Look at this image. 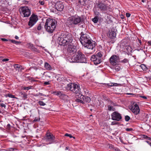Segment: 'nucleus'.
<instances>
[{
	"label": "nucleus",
	"mask_w": 151,
	"mask_h": 151,
	"mask_svg": "<svg viewBox=\"0 0 151 151\" xmlns=\"http://www.w3.org/2000/svg\"><path fill=\"white\" fill-rule=\"evenodd\" d=\"M58 40L61 45H67L74 42L73 41V37L72 35L67 32L62 33Z\"/></svg>",
	"instance_id": "f257e3e1"
},
{
	"label": "nucleus",
	"mask_w": 151,
	"mask_h": 151,
	"mask_svg": "<svg viewBox=\"0 0 151 151\" xmlns=\"http://www.w3.org/2000/svg\"><path fill=\"white\" fill-rule=\"evenodd\" d=\"M80 40L83 45L88 49L92 50L95 46V42L91 40L89 35L86 34L82 35Z\"/></svg>",
	"instance_id": "f03ea898"
},
{
	"label": "nucleus",
	"mask_w": 151,
	"mask_h": 151,
	"mask_svg": "<svg viewBox=\"0 0 151 151\" xmlns=\"http://www.w3.org/2000/svg\"><path fill=\"white\" fill-rule=\"evenodd\" d=\"M57 24V21L55 19L48 18L45 25V27L49 33H52L55 29Z\"/></svg>",
	"instance_id": "7ed1b4c3"
},
{
	"label": "nucleus",
	"mask_w": 151,
	"mask_h": 151,
	"mask_svg": "<svg viewBox=\"0 0 151 151\" xmlns=\"http://www.w3.org/2000/svg\"><path fill=\"white\" fill-rule=\"evenodd\" d=\"M95 6H97L99 11L103 13H107L109 12L112 11V9L110 7V5L102 1H98L96 3Z\"/></svg>",
	"instance_id": "20e7f679"
},
{
	"label": "nucleus",
	"mask_w": 151,
	"mask_h": 151,
	"mask_svg": "<svg viewBox=\"0 0 151 151\" xmlns=\"http://www.w3.org/2000/svg\"><path fill=\"white\" fill-rule=\"evenodd\" d=\"M83 21L81 18L78 16H73L69 17L67 24L70 27H73L74 25H77Z\"/></svg>",
	"instance_id": "39448f33"
},
{
	"label": "nucleus",
	"mask_w": 151,
	"mask_h": 151,
	"mask_svg": "<svg viewBox=\"0 0 151 151\" xmlns=\"http://www.w3.org/2000/svg\"><path fill=\"white\" fill-rule=\"evenodd\" d=\"M70 62L73 63H84L86 62L84 55L79 51H78L75 56H73Z\"/></svg>",
	"instance_id": "423d86ee"
},
{
	"label": "nucleus",
	"mask_w": 151,
	"mask_h": 151,
	"mask_svg": "<svg viewBox=\"0 0 151 151\" xmlns=\"http://www.w3.org/2000/svg\"><path fill=\"white\" fill-rule=\"evenodd\" d=\"M19 11L21 15L23 17H28L31 14V9L27 6L20 7Z\"/></svg>",
	"instance_id": "0eeeda50"
},
{
	"label": "nucleus",
	"mask_w": 151,
	"mask_h": 151,
	"mask_svg": "<svg viewBox=\"0 0 151 151\" xmlns=\"http://www.w3.org/2000/svg\"><path fill=\"white\" fill-rule=\"evenodd\" d=\"M55 137L53 134L49 132H47L44 137V139L47 142V144H50L54 143L55 142Z\"/></svg>",
	"instance_id": "6e6552de"
},
{
	"label": "nucleus",
	"mask_w": 151,
	"mask_h": 151,
	"mask_svg": "<svg viewBox=\"0 0 151 151\" xmlns=\"http://www.w3.org/2000/svg\"><path fill=\"white\" fill-rule=\"evenodd\" d=\"M68 86L70 91L76 94L79 93L81 92L80 86L77 84L69 83L68 84Z\"/></svg>",
	"instance_id": "1a4fd4ad"
},
{
	"label": "nucleus",
	"mask_w": 151,
	"mask_h": 151,
	"mask_svg": "<svg viewBox=\"0 0 151 151\" xmlns=\"http://www.w3.org/2000/svg\"><path fill=\"white\" fill-rule=\"evenodd\" d=\"M68 47L67 51L68 53L70 55H73L77 51L76 47L74 45L73 43L71 44L67 45Z\"/></svg>",
	"instance_id": "9d476101"
},
{
	"label": "nucleus",
	"mask_w": 151,
	"mask_h": 151,
	"mask_svg": "<svg viewBox=\"0 0 151 151\" xmlns=\"http://www.w3.org/2000/svg\"><path fill=\"white\" fill-rule=\"evenodd\" d=\"M37 20L38 18L37 15L34 14H32L30 18L28 25L31 27H32L36 23Z\"/></svg>",
	"instance_id": "9b49d317"
},
{
	"label": "nucleus",
	"mask_w": 151,
	"mask_h": 151,
	"mask_svg": "<svg viewBox=\"0 0 151 151\" xmlns=\"http://www.w3.org/2000/svg\"><path fill=\"white\" fill-rule=\"evenodd\" d=\"M111 119L113 120L120 121L122 119L121 115L117 111H114L111 114Z\"/></svg>",
	"instance_id": "f8f14e48"
},
{
	"label": "nucleus",
	"mask_w": 151,
	"mask_h": 151,
	"mask_svg": "<svg viewBox=\"0 0 151 151\" xmlns=\"http://www.w3.org/2000/svg\"><path fill=\"white\" fill-rule=\"evenodd\" d=\"M119 57L116 55H113L111 56L109 58V62L111 65L115 66L117 64V60L119 59Z\"/></svg>",
	"instance_id": "ddd939ff"
},
{
	"label": "nucleus",
	"mask_w": 151,
	"mask_h": 151,
	"mask_svg": "<svg viewBox=\"0 0 151 151\" xmlns=\"http://www.w3.org/2000/svg\"><path fill=\"white\" fill-rule=\"evenodd\" d=\"M131 110L135 115H137L139 112V109L138 105L136 104H134L130 108Z\"/></svg>",
	"instance_id": "4468645a"
},
{
	"label": "nucleus",
	"mask_w": 151,
	"mask_h": 151,
	"mask_svg": "<svg viewBox=\"0 0 151 151\" xmlns=\"http://www.w3.org/2000/svg\"><path fill=\"white\" fill-rule=\"evenodd\" d=\"M91 60L94 63L95 65L100 63L101 61V59L99 58L98 57H97V56H96L94 55L92 56Z\"/></svg>",
	"instance_id": "2eb2a0df"
},
{
	"label": "nucleus",
	"mask_w": 151,
	"mask_h": 151,
	"mask_svg": "<svg viewBox=\"0 0 151 151\" xmlns=\"http://www.w3.org/2000/svg\"><path fill=\"white\" fill-rule=\"evenodd\" d=\"M55 8L58 11H61L64 8V5L62 2L58 1L55 5Z\"/></svg>",
	"instance_id": "dca6fc26"
},
{
	"label": "nucleus",
	"mask_w": 151,
	"mask_h": 151,
	"mask_svg": "<svg viewBox=\"0 0 151 151\" xmlns=\"http://www.w3.org/2000/svg\"><path fill=\"white\" fill-rule=\"evenodd\" d=\"M80 96L79 97L80 99L83 100V104H85L86 103H89L91 100V98L88 96H84L83 95L80 94Z\"/></svg>",
	"instance_id": "f3484780"
},
{
	"label": "nucleus",
	"mask_w": 151,
	"mask_h": 151,
	"mask_svg": "<svg viewBox=\"0 0 151 151\" xmlns=\"http://www.w3.org/2000/svg\"><path fill=\"white\" fill-rule=\"evenodd\" d=\"M109 37L111 39L115 38L116 35V33L115 32V30L114 28H111L109 31Z\"/></svg>",
	"instance_id": "a211bd4d"
},
{
	"label": "nucleus",
	"mask_w": 151,
	"mask_h": 151,
	"mask_svg": "<svg viewBox=\"0 0 151 151\" xmlns=\"http://www.w3.org/2000/svg\"><path fill=\"white\" fill-rule=\"evenodd\" d=\"M121 46L124 49H126L127 50L128 49H129V48L130 47L128 45L127 41L125 40L122 41V42L121 43Z\"/></svg>",
	"instance_id": "6ab92c4d"
},
{
	"label": "nucleus",
	"mask_w": 151,
	"mask_h": 151,
	"mask_svg": "<svg viewBox=\"0 0 151 151\" xmlns=\"http://www.w3.org/2000/svg\"><path fill=\"white\" fill-rule=\"evenodd\" d=\"M142 137L145 139L147 140H150V141H146V142L151 146V138L144 134L142 135Z\"/></svg>",
	"instance_id": "aec40b11"
},
{
	"label": "nucleus",
	"mask_w": 151,
	"mask_h": 151,
	"mask_svg": "<svg viewBox=\"0 0 151 151\" xmlns=\"http://www.w3.org/2000/svg\"><path fill=\"white\" fill-rule=\"evenodd\" d=\"M60 99H63V100H65L67 101H69L70 99V97L68 96L65 94L63 93Z\"/></svg>",
	"instance_id": "412c9836"
},
{
	"label": "nucleus",
	"mask_w": 151,
	"mask_h": 151,
	"mask_svg": "<svg viewBox=\"0 0 151 151\" xmlns=\"http://www.w3.org/2000/svg\"><path fill=\"white\" fill-rule=\"evenodd\" d=\"M45 68L46 69L48 70H52V68L51 65L47 63H45L44 65Z\"/></svg>",
	"instance_id": "4be33fe9"
},
{
	"label": "nucleus",
	"mask_w": 151,
	"mask_h": 151,
	"mask_svg": "<svg viewBox=\"0 0 151 151\" xmlns=\"http://www.w3.org/2000/svg\"><path fill=\"white\" fill-rule=\"evenodd\" d=\"M53 93L58 96L60 98L62 96L61 95H62L63 93L62 91H54L53 92Z\"/></svg>",
	"instance_id": "5701e85b"
},
{
	"label": "nucleus",
	"mask_w": 151,
	"mask_h": 151,
	"mask_svg": "<svg viewBox=\"0 0 151 151\" xmlns=\"http://www.w3.org/2000/svg\"><path fill=\"white\" fill-rule=\"evenodd\" d=\"M93 10L95 15L97 16H99L100 15V13L95 9V7H94Z\"/></svg>",
	"instance_id": "b1692460"
},
{
	"label": "nucleus",
	"mask_w": 151,
	"mask_h": 151,
	"mask_svg": "<svg viewBox=\"0 0 151 151\" xmlns=\"http://www.w3.org/2000/svg\"><path fill=\"white\" fill-rule=\"evenodd\" d=\"M80 96V94L79 95V97L77 99H76V101L81 103L82 104H83V100L81 99H80L79 97Z\"/></svg>",
	"instance_id": "393cba45"
},
{
	"label": "nucleus",
	"mask_w": 151,
	"mask_h": 151,
	"mask_svg": "<svg viewBox=\"0 0 151 151\" xmlns=\"http://www.w3.org/2000/svg\"><path fill=\"white\" fill-rule=\"evenodd\" d=\"M129 60L127 58H124V60L120 61L121 63H126L129 62Z\"/></svg>",
	"instance_id": "a878e982"
},
{
	"label": "nucleus",
	"mask_w": 151,
	"mask_h": 151,
	"mask_svg": "<svg viewBox=\"0 0 151 151\" xmlns=\"http://www.w3.org/2000/svg\"><path fill=\"white\" fill-rule=\"evenodd\" d=\"M96 56H97L99 58L101 59V57L102 56V54L100 52H98L96 55H94Z\"/></svg>",
	"instance_id": "bb28decb"
},
{
	"label": "nucleus",
	"mask_w": 151,
	"mask_h": 151,
	"mask_svg": "<svg viewBox=\"0 0 151 151\" xmlns=\"http://www.w3.org/2000/svg\"><path fill=\"white\" fill-rule=\"evenodd\" d=\"M92 21L94 23H96L98 21V19L97 17H95L94 18L92 19Z\"/></svg>",
	"instance_id": "cd10ccee"
},
{
	"label": "nucleus",
	"mask_w": 151,
	"mask_h": 151,
	"mask_svg": "<svg viewBox=\"0 0 151 151\" xmlns=\"http://www.w3.org/2000/svg\"><path fill=\"white\" fill-rule=\"evenodd\" d=\"M114 69L116 71H118L120 70L121 69V68L118 65H116L114 67Z\"/></svg>",
	"instance_id": "c85d7f7f"
},
{
	"label": "nucleus",
	"mask_w": 151,
	"mask_h": 151,
	"mask_svg": "<svg viewBox=\"0 0 151 151\" xmlns=\"http://www.w3.org/2000/svg\"><path fill=\"white\" fill-rule=\"evenodd\" d=\"M7 96L9 97L12 98H17L14 95H13L12 94L8 93L6 94Z\"/></svg>",
	"instance_id": "c756f323"
},
{
	"label": "nucleus",
	"mask_w": 151,
	"mask_h": 151,
	"mask_svg": "<svg viewBox=\"0 0 151 151\" xmlns=\"http://www.w3.org/2000/svg\"><path fill=\"white\" fill-rule=\"evenodd\" d=\"M38 103L40 106H44L46 105L44 103L43 101H40L38 102Z\"/></svg>",
	"instance_id": "7c9ffc66"
},
{
	"label": "nucleus",
	"mask_w": 151,
	"mask_h": 151,
	"mask_svg": "<svg viewBox=\"0 0 151 151\" xmlns=\"http://www.w3.org/2000/svg\"><path fill=\"white\" fill-rule=\"evenodd\" d=\"M108 110L109 111H114V109L113 106H108Z\"/></svg>",
	"instance_id": "2f4dec72"
},
{
	"label": "nucleus",
	"mask_w": 151,
	"mask_h": 151,
	"mask_svg": "<svg viewBox=\"0 0 151 151\" xmlns=\"http://www.w3.org/2000/svg\"><path fill=\"white\" fill-rule=\"evenodd\" d=\"M11 41L12 43L16 44H18L20 43L19 42L17 41L14 40H11Z\"/></svg>",
	"instance_id": "473e14b6"
},
{
	"label": "nucleus",
	"mask_w": 151,
	"mask_h": 151,
	"mask_svg": "<svg viewBox=\"0 0 151 151\" xmlns=\"http://www.w3.org/2000/svg\"><path fill=\"white\" fill-rule=\"evenodd\" d=\"M125 120L126 121H128L130 119V117L127 115L126 116H125Z\"/></svg>",
	"instance_id": "72a5a7b5"
},
{
	"label": "nucleus",
	"mask_w": 151,
	"mask_h": 151,
	"mask_svg": "<svg viewBox=\"0 0 151 151\" xmlns=\"http://www.w3.org/2000/svg\"><path fill=\"white\" fill-rule=\"evenodd\" d=\"M64 80V78L62 77H59L58 78L57 80L59 82H60Z\"/></svg>",
	"instance_id": "f704fd0d"
},
{
	"label": "nucleus",
	"mask_w": 151,
	"mask_h": 151,
	"mask_svg": "<svg viewBox=\"0 0 151 151\" xmlns=\"http://www.w3.org/2000/svg\"><path fill=\"white\" fill-rule=\"evenodd\" d=\"M14 68L16 69V70H19L20 68V66L18 64H15L14 65Z\"/></svg>",
	"instance_id": "c9c22d12"
},
{
	"label": "nucleus",
	"mask_w": 151,
	"mask_h": 151,
	"mask_svg": "<svg viewBox=\"0 0 151 151\" xmlns=\"http://www.w3.org/2000/svg\"><path fill=\"white\" fill-rule=\"evenodd\" d=\"M65 135L66 136L69 137L70 138L73 137L74 139H75V138L74 137H73L70 134H68V133L65 134Z\"/></svg>",
	"instance_id": "e433bc0d"
},
{
	"label": "nucleus",
	"mask_w": 151,
	"mask_h": 151,
	"mask_svg": "<svg viewBox=\"0 0 151 151\" xmlns=\"http://www.w3.org/2000/svg\"><path fill=\"white\" fill-rule=\"evenodd\" d=\"M9 151H17V150L16 149H14L12 148H9L8 149Z\"/></svg>",
	"instance_id": "4c0bfd02"
},
{
	"label": "nucleus",
	"mask_w": 151,
	"mask_h": 151,
	"mask_svg": "<svg viewBox=\"0 0 151 151\" xmlns=\"http://www.w3.org/2000/svg\"><path fill=\"white\" fill-rule=\"evenodd\" d=\"M42 28V27L41 25V24H40L38 25L37 27V29L38 30H41Z\"/></svg>",
	"instance_id": "58836bf2"
},
{
	"label": "nucleus",
	"mask_w": 151,
	"mask_h": 151,
	"mask_svg": "<svg viewBox=\"0 0 151 151\" xmlns=\"http://www.w3.org/2000/svg\"><path fill=\"white\" fill-rule=\"evenodd\" d=\"M21 95L23 96V97L24 98H27V95L25 93H21Z\"/></svg>",
	"instance_id": "ea45409f"
},
{
	"label": "nucleus",
	"mask_w": 151,
	"mask_h": 151,
	"mask_svg": "<svg viewBox=\"0 0 151 151\" xmlns=\"http://www.w3.org/2000/svg\"><path fill=\"white\" fill-rule=\"evenodd\" d=\"M31 87H27L24 88V90H28L31 88Z\"/></svg>",
	"instance_id": "a19ab883"
},
{
	"label": "nucleus",
	"mask_w": 151,
	"mask_h": 151,
	"mask_svg": "<svg viewBox=\"0 0 151 151\" xmlns=\"http://www.w3.org/2000/svg\"><path fill=\"white\" fill-rule=\"evenodd\" d=\"M37 96L40 95L41 96H46V95L43 94L42 93H39L38 94H37Z\"/></svg>",
	"instance_id": "79ce46f5"
},
{
	"label": "nucleus",
	"mask_w": 151,
	"mask_h": 151,
	"mask_svg": "<svg viewBox=\"0 0 151 151\" xmlns=\"http://www.w3.org/2000/svg\"><path fill=\"white\" fill-rule=\"evenodd\" d=\"M39 3L41 5H43L44 4V1H40L39 2Z\"/></svg>",
	"instance_id": "37998d69"
},
{
	"label": "nucleus",
	"mask_w": 151,
	"mask_h": 151,
	"mask_svg": "<svg viewBox=\"0 0 151 151\" xmlns=\"http://www.w3.org/2000/svg\"><path fill=\"white\" fill-rule=\"evenodd\" d=\"M1 106L2 107H4V108H6V106L3 103L1 104Z\"/></svg>",
	"instance_id": "c03bdc74"
},
{
	"label": "nucleus",
	"mask_w": 151,
	"mask_h": 151,
	"mask_svg": "<svg viewBox=\"0 0 151 151\" xmlns=\"http://www.w3.org/2000/svg\"><path fill=\"white\" fill-rule=\"evenodd\" d=\"M130 15H131L129 13H126V16L127 17H130Z\"/></svg>",
	"instance_id": "a18cd8bd"
},
{
	"label": "nucleus",
	"mask_w": 151,
	"mask_h": 151,
	"mask_svg": "<svg viewBox=\"0 0 151 151\" xmlns=\"http://www.w3.org/2000/svg\"><path fill=\"white\" fill-rule=\"evenodd\" d=\"M9 59L7 58L4 59L2 60V61L3 62H6L8 61Z\"/></svg>",
	"instance_id": "49530a36"
},
{
	"label": "nucleus",
	"mask_w": 151,
	"mask_h": 151,
	"mask_svg": "<svg viewBox=\"0 0 151 151\" xmlns=\"http://www.w3.org/2000/svg\"><path fill=\"white\" fill-rule=\"evenodd\" d=\"M1 40L3 41H7L8 40L5 38H1Z\"/></svg>",
	"instance_id": "de8ad7c7"
},
{
	"label": "nucleus",
	"mask_w": 151,
	"mask_h": 151,
	"mask_svg": "<svg viewBox=\"0 0 151 151\" xmlns=\"http://www.w3.org/2000/svg\"><path fill=\"white\" fill-rule=\"evenodd\" d=\"M50 83L49 81H46L44 83V84L45 85H49Z\"/></svg>",
	"instance_id": "09e8293b"
},
{
	"label": "nucleus",
	"mask_w": 151,
	"mask_h": 151,
	"mask_svg": "<svg viewBox=\"0 0 151 151\" xmlns=\"http://www.w3.org/2000/svg\"><path fill=\"white\" fill-rule=\"evenodd\" d=\"M40 120V119H38V118H35V119L34 120V122H37V121H39Z\"/></svg>",
	"instance_id": "8fccbe9b"
},
{
	"label": "nucleus",
	"mask_w": 151,
	"mask_h": 151,
	"mask_svg": "<svg viewBox=\"0 0 151 151\" xmlns=\"http://www.w3.org/2000/svg\"><path fill=\"white\" fill-rule=\"evenodd\" d=\"M132 130V129L131 128H127L126 130L127 131H131Z\"/></svg>",
	"instance_id": "3c124183"
},
{
	"label": "nucleus",
	"mask_w": 151,
	"mask_h": 151,
	"mask_svg": "<svg viewBox=\"0 0 151 151\" xmlns=\"http://www.w3.org/2000/svg\"><path fill=\"white\" fill-rule=\"evenodd\" d=\"M140 97H141V98H142L144 99H147V98L146 96H140Z\"/></svg>",
	"instance_id": "603ef678"
},
{
	"label": "nucleus",
	"mask_w": 151,
	"mask_h": 151,
	"mask_svg": "<svg viewBox=\"0 0 151 151\" xmlns=\"http://www.w3.org/2000/svg\"><path fill=\"white\" fill-rule=\"evenodd\" d=\"M116 123H115V122H112V123H111V124L112 125H114L115 124H116Z\"/></svg>",
	"instance_id": "864d4df0"
},
{
	"label": "nucleus",
	"mask_w": 151,
	"mask_h": 151,
	"mask_svg": "<svg viewBox=\"0 0 151 151\" xmlns=\"http://www.w3.org/2000/svg\"><path fill=\"white\" fill-rule=\"evenodd\" d=\"M15 38L16 39H17V40H18V39H19V37H18V36H15Z\"/></svg>",
	"instance_id": "5fc2aeb1"
},
{
	"label": "nucleus",
	"mask_w": 151,
	"mask_h": 151,
	"mask_svg": "<svg viewBox=\"0 0 151 151\" xmlns=\"http://www.w3.org/2000/svg\"><path fill=\"white\" fill-rule=\"evenodd\" d=\"M109 148L111 149L112 148H113V146L112 145H110Z\"/></svg>",
	"instance_id": "6e6d98bb"
},
{
	"label": "nucleus",
	"mask_w": 151,
	"mask_h": 151,
	"mask_svg": "<svg viewBox=\"0 0 151 151\" xmlns=\"http://www.w3.org/2000/svg\"><path fill=\"white\" fill-rule=\"evenodd\" d=\"M138 41H139V42L140 44H141V43H142V42H141V40H139V39H138Z\"/></svg>",
	"instance_id": "4d7b16f0"
},
{
	"label": "nucleus",
	"mask_w": 151,
	"mask_h": 151,
	"mask_svg": "<svg viewBox=\"0 0 151 151\" xmlns=\"http://www.w3.org/2000/svg\"><path fill=\"white\" fill-rule=\"evenodd\" d=\"M115 150H116V151H120V150L119 149H116Z\"/></svg>",
	"instance_id": "13d9d810"
},
{
	"label": "nucleus",
	"mask_w": 151,
	"mask_h": 151,
	"mask_svg": "<svg viewBox=\"0 0 151 151\" xmlns=\"http://www.w3.org/2000/svg\"><path fill=\"white\" fill-rule=\"evenodd\" d=\"M68 147H66V148H65V150H68Z\"/></svg>",
	"instance_id": "bf43d9fd"
},
{
	"label": "nucleus",
	"mask_w": 151,
	"mask_h": 151,
	"mask_svg": "<svg viewBox=\"0 0 151 151\" xmlns=\"http://www.w3.org/2000/svg\"><path fill=\"white\" fill-rule=\"evenodd\" d=\"M7 126H10V124H8V125H7Z\"/></svg>",
	"instance_id": "052dcab7"
},
{
	"label": "nucleus",
	"mask_w": 151,
	"mask_h": 151,
	"mask_svg": "<svg viewBox=\"0 0 151 151\" xmlns=\"http://www.w3.org/2000/svg\"><path fill=\"white\" fill-rule=\"evenodd\" d=\"M142 2H144V1L143 0H142Z\"/></svg>",
	"instance_id": "680f3d73"
},
{
	"label": "nucleus",
	"mask_w": 151,
	"mask_h": 151,
	"mask_svg": "<svg viewBox=\"0 0 151 151\" xmlns=\"http://www.w3.org/2000/svg\"><path fill=\"white\" fill-rule=\"evenodd\" d=\"M129 94H133L132 93H129Z\"/></svg>",
	"instance_id": "e2e57ef3"
},
{
	"label": "nucleus",
	"mask_w": 151,
	"mask_h": 151,
	"mask_svg": "<svg viewBox=\"0 0 151 151\" xmlns=\"http://www.w3.org/2000/svg\"><path fill=\"white\" fill-rule=\"evenodd\" d=\"M87 91V93H88V91Z\"/></svg>",
	"instance_id": "0e129e2a"
}]
</instances>
